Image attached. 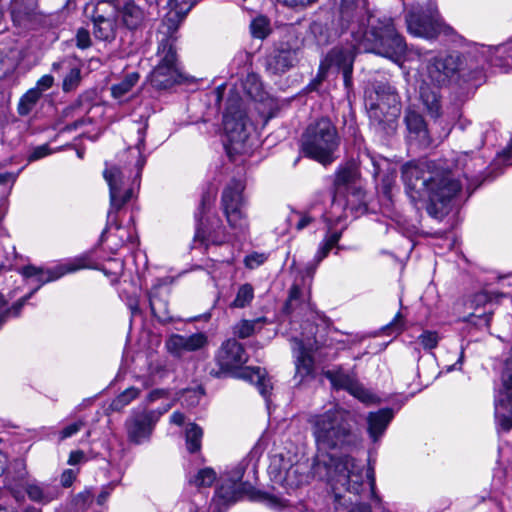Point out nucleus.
<instances>
[{"label": "nucleus", "mask_w": 512, "mask_h": 512, "mask_svg": "<svg viewBox=\"0 0 512 512\" xmlns=\"http://www.w3.org/2000/svg\"><path fill=\"white\" fill-rule=\"evenodd\" d=\"M308 423L317 447L311 472L313 477L327 482L334 491L335 501L342 500L340 491L360 495L365 478L373 492L375 477L373 468L364 475V465L349 455L337 456L336 451L349 450L358 443L350 423V412L334 405L321 413L309 416Z\"/></svg>", "instance_id": "f257e3e1"}, {"label": "nucleus", "mask_w": 512, "mask_h": 512, "mask_svg": "<svg viewBox=\"0 0 512 512\" xmlns=\"http://www.w3.org/2000/svg\"><path fill=\"white\" fill-rule=\"evenodd\" d=\"M341 20L351 30L354 45L334 47L325 58V65L343 71L353 68L356 50L374 53L399 63L406 52V43L390 17H378L371 12L366 0H356L350 15Z\"/></svg>", "instance_id": "f03ea898"}, {"label": "nucleus", "mask_w": 512, "mask_h": 512, "mask_svg": "<svg viewBox=\"0 0 512 512\" xmlns=\"http://www.w3.org/2000/svg\"><path fill=\"white\" fill-rule=\"evenodd\" d=\"M146 125L138 128V140L135 147L129 148L122 154V158L131 157L125 165H112L104 171V178L109 185L110 209L107 214L106 229L102 237L115 226L117 231L121 227L118 222V212L133 197L134 186L139 187L142 169L146 159L142 152L145 146Z\"/></svg>", "instance_id": "7ed1b4c3"}, {"label": "nucleus", "mask_w": 512, "mask_h": 512, "mask_svg": "<svg viewBox=\"0 0 512 512\" xmlns=\"http://www.w3.org/2000/svg\"><path fill=\"white\" fill-rule=\"evenodd\" d=\"M340 136L335 124L327 117L310 123L301 137L302 153L320 164L327 166L336 159Z\"/></svg>", "instance_id": "20e7f679"}, {"label": "nucleus", "mask_w": 512, "mask_h": 512, "mask_svg": "<svg viewBox=\"0 0 512 512\" xmlns=\"http://www.w3.org/2000/svg\"><path fill=\"white\" fill-rule=\"evenodd\" d=\"M423 192L427 196V212L440 218L448 212L452 199L460 192L462 185L450 173H436L423 180Z\"/></svg>", "instance_id": "39448f33"}, {"label": "nucleus", "mask_w": 512, "mask_h": 512, "mask_svg": "<svg viewBox=\"0 0 512 512\" xmlns=\"http://www.w3.org/2000/svg\"><path fill=\"white\" fill-rule=\"evenodd\" d=\"M216 193L210 190L203 192L201 202L195 213L196 218V233L195 240L200 241L206 246L223 245L228 243L231 239V234L226 231L219 218L206 219L203 217L214 203Z\"/></svg>", "instance_id": "423d86ee"}, {"label": "nucleus", "mask_w": 512, "mask_h": 512, "mask_svg": "<svg viewBox=\"0 0 512 512\" xmlns=\"http://www.w3.org/2000/svg\"><path fill=\"white\" fill-rule=\"evenodd\" d=\"M243 190L244 185L240 180H232L222 192L221 207L234 235L244 234L248 230L247 216L242 209Z\"/></svg>", "instance_id": "0eeeda50"}, {"label": "nucleus", "mask_w": 512, "mask_h": 512, "mask_svg": "<svg viewBox=\"0 0 512 512\" xmlns=\"http://www.w3.org/2000/svg\"><path fill=\"white\" fill-rule=\"evenodd\" d=\"M424 75L436 87L448 85L461 70L463 61L459 53L429 54Z\"/></svg>", "instance_id": "6e6552de"}, {"label": "nucleus", "mask_w": 512, "mask_h": 512, "mask_svg": "<svg viewBox=\"0 0 512 512\" xmlns=\"http://www.w3.org/2000/svg\"><path fill=\"white\" fill-rule=\"evenodd\" d=\"M223 125L229 142L226 146L228 152L248 153L251 149L250 130L245 113L240 109L229 108L223 116Z\"/></svg>", "instance_id": "1a4fd4ad"}, {"label": "nucleus", "mask_w": 512, "mask_h": 512, "mask_svg": "<svg viewBox=\"0 0 512 512\" xmlns=\"http://www.w3.org/2000/svg\"><path fill=\"white\" fill-rule=\"evenodd\" d=\"M400 114L397 95L388 87L385 97H379L376 103H372L369 109V118L379 130L389 134L396 128Z\"/></svg>", "instance_id": "9d476101"}, {"label": "nucleus", "mask_w": 512, "mask_h": 512, "mask_svg": "<svg viewBox=\"0 0 512 512\" xmlns=\"http://www.w3.org/2000/svg\"><path fill=\"white\" fill-rule=\"evenodd\" d=\"M160 415L161 413L152 410L131 414L125 421L128 441L135 445L149 441Z\"/></svg>", "instance_id": "9b49d317"}, {"label": "nucleus", "mask_w": 512, "mask_h": 512, "mask_svg": "<svg viewBox=\"0 0 512 512\" xmlns=\"http://www.w3.org/2000/svg\"><path fill=\"white\" fill-rule=\"evenodd\" d=\"M323 375L330 381L334 389L346 390L364 403H372L375 401V396L359 383L354 373L347 372L342 367H336L324 371Z\"/></svg>", "instance_id": "f8f14e48"}, {"label": "nucleus", "mask_w": 512, "mask_h": 512, "mask_svg": "<svg viewBox=\"0 0 512 512\" xmlns=\"http://www.w3.org/2000/svg\"><path fill=\"white\" fill-rule=\"evenodd\" d=\"M272 472L277 471L275 480L286 489H296L308 482L307 466L304 463L292 464L282 456L274 459L271 465Z\"/></svg>", "instance_id": "ddd939ff"}, {"label": "nucleus", "mask_w": 512, "mask_h": 512, "mask_svg": "<svg viewBox=\"0 0 512 512\" xmlns=\"http://www.w3.org/2000/svg\"><path fill=\"white\" fill-rule=\"evenodd\" d=\"M215 361L222 372H232L248 361V354L240 342L235 338H229L220 345L215 354Z\"/></svg>", "instance_id": "4468645a"}, {"label": "nucleus", "mask_w": 512, "mask_h": 512, "mask_svg": "<svg viewBox=\"0 0 512 512\" xmlns=\"http://www.w3.org/2000/svg\"><path fill=\"white\" fill-rule=\"evenodd\" d=\"M85 267V259L78 258L68 263L59 264L53 268L47 269L28 265L21 269V274L26 278L35 277L36 281L39 283L38 287L36 288L38 289L41 285L57 280L66 273L74 272Z\"/></svg>", "instance_id": "2eb2a0df"}, {"label": "nucleus", "mask_w": 512, "mask_h": 512, "mask_svg": "<svg viewBox=\"0 0 512 512\" xmlns=\"http://www.w3.org/2000/svg\"><path fill=\"white\" fill-rule=\"evenodd\" d=\"M418 37L434 39L443 34L448 37L456 35L454 29L445 24L435 5H430L427 13L418 14Z\"/></svg>", "instance_id": "dca6fc26"}, {"label": "nucleus", "mask_w": 512, "mask_h": 512, "mask_svg": "<svg viewBox=\"0 0 512 512\" xmlns=\"http://www.w3.org/2000/svg\"><path fill=\"white\" fill-rule=\"evenodd\" d=\"M208 345V336L204 332L191 335L172 334L165 342L167 351L174 357L180 358L185 353L196 352Z\"/></svg>", "instance_id": "f3484780"}, {"label": "nucleus", "mask_w": 512, "mask_h": 512, "mask_svg": "<svg viewBox=\"0 0 512 512\" xmlns=\"http://www.w3.org/2000/svg\"><path fill=\"white\" fill-rule=\"evenodd\" d=\"M250 490L251 486L248 484H236L230 481L222 483L212 500L213 512H225L231 504L237 502Z\"/></svg>", "instance_id": "a211bd4d"}, {"label": "nucleus", "mask_w": 512, "mask_h": 512, "mask_svg": "<svg viewBox=\"0 0 512 512\" xmlns=\"http://www.w3.org/2000/svg\"><path fill=\"white\" fill-rule=\"evenodd\" d=\"M24 490L28 499L39 505H48L57 500L62 490L55 484L50 482H41L36 479L28 480L24 483Z\"/></svg>", "instance_id": "6ab92c4d"}, {"label": "nucleus", "mask_w": 512, "mask_h": 512, "mask_svg": "<svg viewBox=\"0 0 512 512\" xmlns=\"http://www.w3.org/2000/svg\"><path fill=\"white\" fill-rule=\"evenodd\" d=\"M297 44L279 47L271 51L265 60L266 70L274 75L282 74L294 66L297 61Z\"/></svg>", "instance_id": "aec40b11"}, {"label": "nucleus", "mask_w": 512, "mask_h": 512, "mask_svg": "<svg viewBox=\"0 0 512 512\" xmlns=\"http://www.w3.org/2000/svg\"><path fill=\"white\" fill-rule=\"evenodd\" d=\"M298 345V356L296 360V377L300 378V382L307 377H313L314 373V359L312 352L320 348V343L317 339L311 342L310 339L307 341L296 340Z\"/></svg>", "instance_id": "412c9836"}, {"label": "nucleus", "mask_w": 512, "mask_h": 512, "mask_svg": "<svg viewBox=\"0 0 512 512\" xmlns=\"http://www.w3.org/2000/svg\"><path fill=\"white\" fill-rule=\"evenodd\" d=\"M372 164V176L375 181L380 185L382 193L390 198L392 188L395 184L396 170L392 167L391 163L382 157H370Z\"/></svg>", "instance_id": "4be33fe9"}, {"label": "nucleus", "mask_w": 512, "mask_h": 512, "mask_svg": "<svg viewBox=\"0 0 512 512\" xmlns=\"http://www.w3.org/2000/svg\"><path fill=\"white\" fill-rule=\"evenodd\" d=\"M9 11L15 26L29 28L37 19V1L11 0Z\"/></svg>", "instance_id": "5701e85b"}, {"label": "nucleus", "mask_w": 512, "mask_h": 512, "mask_svg": "<svg viewBox=\"0 0 512 512\" xmlns=\"http://www.w3.org/2000/svg\"><path fill=\"white\" fill-rule=\"evenodd\" d=\"M182 80L183 74L179 66L157 65L150 75L151 84L157 89H168Z\"/></svg>", "instance_id": "b1692460"}, {"label": "nucleus", "mask_w": 512, "mask_h": 512, "mask_svg": "<svg viewBox=\"0 0 512 512\" xmlns=\"http://www.w3.org/2000/svg\"><path fill=\"white\" fill-rule=\"evenodd\" d=\"M122 24L129 30H136L142 26L145 20L143 9L133 0H121L117 14Z\"/></svg>", "instance_id": "393cba45"}, {"label": "nucleus", "mask_w": 512, "mask_h": 512, "mask_svg": "<svg viewBox=\"0 0 512 512\" xmlns=\"http://www.w3.org/2000/svg\"><path fill=\"white\" fill-rule=\"evenodd\" d=\"M87 110L83 109V104L81 100H76L67 107L62 110L61 117L63 119H73L76 118L71 123H68L63 128H61L62 132H70L75 131L83 126H86L91 123V119L86 116Z\"/></svg>", "instance_id": "a878e982"}, {"label": "nucleus", "mask_w": 512, "mask_h": 512, "mask_svg": "<svg viewBox=\"0 0 512 512\" xmlns=\"http://www.w3.org/2000/svg\"><path fill=\"white\" fill-rule=\"evenodd\" d=\"M439 88L440 87L436 86L429 88L427 83H424V86H422L420 90V102L423 106V110L435 122L442 113Z\"/></svg>", "instance_id": "bb28decb"}, {"label": "nucleus", "mask_w": 512, "mask_h": 512, "mask_svg": "<svg viewBox=\"0 0 512 512\" xmlns=\"http://www.w3.org/2000/svg\"><path fill=\"white\" fill-rule=\"evenodd\" d=\"M392 418L393 412L390 409H380L377 412L369 413L367 417L368 433L374 442L383 435Z\"/></svg>", "instance_id": "cd10ccee"}, {"label": "nucleus", "mask_w": 512, "mask_h": 512, "mask_svg": "<svg viewBox=\"0 0 512 512\" xmlns=\"http://www.w3.org/2000/svg\"><path fill=\"white\" fill-rule=\"evenodd\" d=\"M240 377L255 384L265 399L270 396L273 386L271 379L267 377L264 369L260 367H247L242 371Z\"/></svg>", "instance_id": "c85d7f7f"}, {"label": "nucleus", "mask_w": 512, "mask_h": 512, "mask_svg": "<svg viewBox=\"0 0 512 512\" xmlns=\"http://www.w3.org/2000/svg\"><path fill=\"white\" fill-rule=\"evenodd\" d=\"M503 390L495 396V413L498 416L499 409H506L512 415V363L507 365L502 375Z\"/></svg>", "instance_id": "c756f323"}, {"label": "nucleus", "mask_w": 512, "mask_h": 512, "mask_svg": "<svg viewBox=\"0 0 512 512\" xmlns=\"http://www.w3.org/2000/svg\"><path fill=\"white\" fill-rule=\"evenodd\" d=\"M149 305L152 314L161 322H170L172 316L169 311L166 297L160 287H153L149 292Z\"/></svg>", "instance_id": "7c9ffc66"}, {"label": "nucleus", "mask_w": 512, "mask_h": 512, "mask_svg": "<svg viewBox=\"0 0 512 512\" xmlns=\"http://www.w3.org/2000/svg\"><path fill=\"white\" fill-rule=\"evenodd\" d=\"M93 24V35L96 39L105 42H112L117 34V18H95L91 17Z\"/></svg>", "instance_id": "2f4dec72"}, {"label": "nucleus", "mask_w": 512, "mask_h": 512, "mask_svg": "<svg viewBox=\"0 0 512 512\" xmlns=\"http://www.w3.org/2000/svg\"><path fill=\"white\" fill-rule=\"evenodd\" d=\"M157 56L159 57V62L157 65L179 66L177 61L175 39L172 36H168L160 41L157 50Z\"/></svg>", "instance_id": "473e14b6"}, {"label": "nucleus", "mask_w": 512, "mask_h": 512, "mask_svg": "<svg viewBox=\"0 0 512 512\" xmlns=\"http://www.w3.org/2000/svg\"><path fill=\"white\" fill-rule=\"evenodd\" d=\"M265 321V318H257L253 320L242 319L233 325L232 333L234 337L239 339L249 338L261 330Z\"/></svg>", "instance_id": "72a5a7b5"}, {"label": "nucleus", "mask_w": 512, "mask_h": 512, "mask_svg": "<svg viewBox=\"0 0 512 512\" xmlns=\"http://www.w3.org/2000/svg\"><path fill=\"white\" fill-rule=\"evenodd\" d=\"M121 0H97L91 17L95 18H117Z\"/></svg>", "instance_id": "f704fd0d"}, {"label": "nucleus", "mask_w": 512, "mask_h": 512, "mask_svg": "<svg viewBox=\"0 0 512 512\" xmlns=\"http://www.w3.org/2000/svg\"><path fill=\"white\" fill-rule=\"evenodd\" d=\"M139 73L131 72L125 75V77L117 84L112 85L111 94L115 99L124 97L139 81Z\"/></svg>", "instance_id": "c9c22d12"}, {"label": "nucleus", "mask_w": 512, "mask_h": 512, "mask_svg": "<svg viewBox=\"0 0 512 512\" xmlns=\"http://www.w3.org/2000/svg\"><path fill=\"white\" fill-rule=\"evenodd\" d=\"M203 430L195 423H189L185 430L186 447L190 453L198 452L201 449Z\"/></svg>", "instance_id": "e433bc0d"}, {"label": "nucleus", "mask_w": 512, "mask_h": 512, "mask_svg": "<svg viewBox=\"0 0 512 512\" xmlns=\"http://www.w3.org/2000/svg\"><path fill=\"white\" fill-rule=\"evenodd\" d=\"M402 180L406 194L414 201L416 194V164L414 162L410 161L402 166Z\"/></svg>", "instance_id": "4c0bfd02"}, {"label": "nucleus", "mask_w": 512, "mask_h": 512, "mask_svg": "<svg viewBox=\"0 0 512 512\" xmlns=\"http://www.w3.org/2000/svg\"><path fill=\"white\" fill-rule=\"evenodd\" d=\"M341 231H329L323 242L320 244L318 251L315 255L317 263H320L330 252V250L337 245L341 238Z\"/></svg>", "instance_id": "58836bf2"}, {"label": "nucleus", "mask_w": 512, "mask_h": 512, "mask_svg": "<svg viewBox=\"0 0 512 512\" xmlns=\"http://www.w3.org/2000/svg\"><path fill=\"white\" fill-rule=\"evenodd\" d=\"M41 97V94L39 92V89H30L28 90L20 99L19 103H18V113L21 115V116H25V115H28L32 109L34 108V106L36 105V103L38 102V100L40 99Z\"/></svg>", "instance_id": "ea45409f"}, {"label": "nucleus", "mask_w": 512, "mask_h": 512, "mask_svg": "<svg viewBox=\"0 0 512 512\" xmlns=\"http://www.w3.org/2000/svg\"><path fill=\"white\" fill-rule=\"evenodd\" d=\"M26 298H21L17 302H15L11 307L8 306V301L4 299L3 295L0 294V328L7 321L9 316L13 314L14 316L19 315L22 307L25 304Z\"/></svg>", "instance_id": "a19ab883"}, {"label": "nucleus", "mask_w": 512, "mask_h": 512, "mask_svg": "<svg viewBox=\"0 0 512 512\" xmlns=\"http://www.w3.org/2000/svg\"><path fill=\"white\" fill-rule=\"evenodd\" d=\"M254 298V289L251 284L241 285L237 291L236 297L230 304L231 308H244L251 303Z\"/></svg>", "instance_id": "79ce46f5"}, {"label": "nucleus", "mask_w": 512, "mask_h": 512, "mask_svg": "<svg viewBox=\"0 0 512 512\" xmlns=\"http://www.w3.org/2000/svg\"><path fill=\"white\" fill-rule=\"evenodd\" d=\"M418 148H427L431 146L439 137H434L428 129L427 123L418 115Z\"/></svg>", "instance_id": "37998d69"}, {"label": "nucleus", "mask_w": 512, "mask_h": 512, "mask_svg": "<svg viewBox=\"0 0 512 512\" xmlns=\"http://www.w3.org/2000/svg\"><path fill=\"white\" fill-rule=\"evenodd\" d=\"M12 469L13 471H8L6 473L5 480H7V478L12 479V481L18 482H23L27 480L29 473L24 459H15L12 462Z\"/></svg>", "instance_id": "c03bdc74"}, {"label": "nucleus", "mask_w": 512, "mask_h": 512, "mask_svg": "<svg viewBox=\"0 0 512 512\" xmlns=\"http://www.w3.org/2000/svg\"><path fill=\"white\" fill-rule=\"evenodd\" d=\"M216 480V473L212 468H203L197 472L190 483L196 487H210Z\"/></svg>", "instance_id": "a18cd8bd"}, {"label": "nucleus", "mask_w": 512, "mask_h": 512, "mask_svg": "<svg viewBox=\"0 0 512 512\" xmlns=\"http://www.w3.org/2000/svg\"><path fill=\"white\" fill-rule=\"evenodd\" d=\"M68 70L62 84L64 92H70L76 89L81 81V69L79 67H69Z\"/></svg>", "instance_id": "49530a36"}, {"label": "nucleus", "mask_w": 512, "mask_h": 512, "mask_svg": "<svg viewBox=\"0 0 512 512\" xmlns=\"http://www.w3.org/2000/svg\"><path fill=\"white\" fill-rule=\"evenodd\" d=\"M139 390L134 387L127 388L124 392L118 395L112 402L111 406L115 410H119L128 405L132 400L137 398Z\"/></svg>", "instance_id": "de8ad7c7"}, {"label": "nucleus", "mask_w": 512, "mask_h": 512, "mask_svg": "<svg viewBox=\"0 0 512 512\" xmlns=\"http://www.w3.org/2000/svg\"><path fill=\"white\" fill-rule=\"evenodd\" d=\"M250 29L254 37L263 39L269 33V21L265 17H257L251 22Z\"/></svg>", "instance_id": "09e8293b"}, {"label": "nucleus", "mask_w": 512, "mask_h": 512, "mask_svg": "<svg viewBox=\"0 0 512 512\" xmlns=\"http://www.w3.org/2000/svg\"><path fill=\"white\" fill-rule=\"evenodd\" d=\"M300 295H301V289L297 285H293L290 288L289 297L285 304V311L288 314L293 313L297 309V307L299 305Z\"/></svg>", "instance_id": "8fccbe9b"}, {"label": "nucleus", "mask_w": 512, "mask_h": 512, "mask_svg": "<svg viewBox=\"0 0 512 512\" xmlns=\"http://www.w3.org/2000/svg\"><path fill=\"white\" fill-rule=\"evenodd\" d=\"M75 44L76 47L81 50L88 49L92 46V39L88 29L81 27L76 31Z\"/></svg>", "instance_id": "3c124183"}, {"label": "nucleus", "mask_w": 512, "mask_h": 512, "mask_svg": "<svg viewBox=\"0 0 512 512\" xmlns=\"http://www.w3.org/2000/svg\"><path fill=\"white\" fill-rule=\"evenodd\" d=\"M294 217L297 218V222L295 224V229L297 231H301L307 227H309L314 221L315 218L311 216L308 212H295Z\"/></svg>", "instance_id": "603ef678"}, {"label": "nucleus", "mask_w": 512, "mask_h": 512, "mask_svg": "<svg viewBox=\"0 0 512 512\" xmlns=\"http://www.w3.org/2000/svg\"><path fill=\"white\" fill-rule=\"evenodd\" d=\"M419 339L425 349H433L438 344L439 336L434 331H424Z\"/></svg>", "instance_id": "864d4df0"}, {"label": "nucleus", "mask_w": 512, "mask_h": 512, "mask_svg": "<svg viewBox=\"0 0 512 512\" xmlns=\"http://www.w3.org/2000/svg\"><path fill=\"white\" fill-rule=\"evenodd\" d=\"M267 260V256L263 253H252L245 257V265L249 269H255Z\"/></svg>", "instance_id": "5fc2aeb1"}, {"label": "nucleus", "mask_w": 512, "mask_h": 512, "mask_svg": "<svg viewBox=\"0 0 512 512\" xmlns=\"http://www.w3.org/2000/svg\"><path fill=\"white\" fill-rule=\"evenodd\" d=\"M18 483V481H12V479L10 478H7V480H5V487L9 490V492L16 501H20L24 498V495L22 494Z\"/></svg>", "instance_id": "6e6d98bb"}, {"label": "nucleus", "mask_w": 512, "mask_h": 512, "mask_svg": "<svg viewBox=\"0 0 512 512\" xmlns=\"http://www.w3.org/2000/svg\"><path fill=\"white\" fill-rule=\"evenodd\" d=\"M279 3L294 9H303L318 0H277Z\"/></svg>", "instance_id": "4d7b16f0"}, {"label": "nucleus", "mask_w": 512, "mask_h": 512, "mask_svg": "<svg viewBox=\"0 0 512 512\" xmlns=\"http://www.w3.org/2000/svg\"><path fill=\"white\" fill-rule=\"evenodd\" d=\"M84 426V422L82 420H79L77 422H74L68 426H66L60 433L61 439H65L68 437L73 436L78 431L81 430V428Z\"/></svg>", "instance_id": "13d9d810"}, {"label": "nucleus", "mask_w": 512, "mask_h": 512, "mask_svg": "<svg viewBox=\"0 0 512 512\" xmlns=\"http://www.w3.org/2000/svg\"><path fill=\"white\" fill-rule=\"evenodd\" d=\"M468 321L476 326H479V327H483V326L488 327L490 325L491 315L486 314V313L482 314V315L471 314L468 317Z\"/></svg>", "instance_id": "bf43d9fd"}, {"label": "nucleus", "mask_w": 512, "mask_h": 512, "mask_svg": "<svg viewBox=\"0 0 512 512\" xmlns=\"http://www.w3.org/2000/svg\"><path fill=\"white\" fill-rule=\"evenodd\" d=\"M54 83V78L51 75H43L36 84V87L34 89H39L40 94L42 95L43 91L48 90L52 87Z\"/></svg>", "instance_id": "052dcab7"}, {"label": "nucleus", "mask_w": 512, "mask_h": 512, "mask_svg": "<svg viewBox=\"0 0 512 512\" xmlns=\"http://www.w3.org/2000/svg\"><path fill=\"white\" fill-rule=\"evenodd\" d=\"M472 167H470L468 164L464 165V175L465 177H468L469 175H474L477 172H480L481 169L484 167V162L480 158L473 159Z\"/></svg>", "instance_id": "680f3d73"}, {"label": "nucleus", "mask_w": 512, "mask_h": 512, "mask_svg": "<svg viewBox=\"0 0 512 512\" xmlns=\"http://www.w3.org/2000/svg\"><path fill=\"white\" fill-rule=\"evenodd\" d=\"M76 479V472L72 469H66L61 474L60 482L65 488L70 487Z\"/></svg>", "instance_id": "e2e57ef3"}, {"label": "nucleus", "mask_w": 512, "mask_h": 512, "mask_svg": "<svg viewBox=\"0 0 512 512\" xmlns=\"http://www.w3.org/2000/svg\"><path fill=\"white\" fill-rule=\"evenodd\" d=\"M401 318H402L401 314H400V313H398V314L395 316L394 320H393L390 324H388L387 326H385V327L383 328V331H384L386 334H390V333H392V332L399 333V332L401 331V329H402V322H401Z\"/></svg>", "instance_id": "0e129e2a"}, {"label": "nucleus", "mask_w": 512, "mask_h": 512, "mask_svg": "<svg viewBox=\"0 0 512 512\" xmlns=\"http://www.w3.org/2000/svg\"><path fill=\"white\" fill-rule=\"evenodd\" d=\"M17 176L18 174L12 172L0 173V185L11 189L17 179Z\"/></svg>", "instance_id": "69168bd1"}, {"label": "nucleus", "mask_w": 512, "mask_h": 512, "mask_svg": "<svg viewBox=\"0 0 512 512\" xmlns=\"http://www.w3.org/2000/svg\"><path fill=\"white\" fill-rule=\"evenodd\" d=\"M245 471V467L242 463H240L230 474L228 481L236 484H242L241 480L243 478Z\"/></svg>", "instance_id": "338daca9"}, {"label": "nucleus", "mask_w": 512, "mask_h": 512, "mask_svg": "<svg viewBox=\"0 0 512 512\" xmlns=\"http://www.w3.org/2000/svg\"><path fill=\"white\" fill-rule=\"evenodd\" d=\"M350 179H351V172L347 169H342L336 173L334 184L337 186L343 185V184L348 183L350 181Z\"/></svg>", "instance_id": "774afa93"}]
</instances>
